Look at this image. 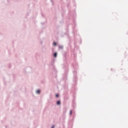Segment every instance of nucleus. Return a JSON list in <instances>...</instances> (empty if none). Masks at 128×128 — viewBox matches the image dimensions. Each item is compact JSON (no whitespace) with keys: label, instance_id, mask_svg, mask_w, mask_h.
I'll list each match as a JSON object with an SVG mask.
<instances>
[{"label":"nucleus","instance_id":"f257e3e1","mask_svg":"<svg viewBox=\"0 0 128 128\" xmlns=\"http://www.w3.org/2000/svg\"><path fill=\"white\" fill-rule=\"evenodd\" d=\"M57 56H58V54H56V53H54V58H56Z\"/></svg>","mask_w":128,"mask_h":128},{"label":"nucleus","instance_id":"f03ea898","mask_svg":"<svg viewBox=\"0 0 128 128\" xmlns=\"http://www.w3.org/2000/svg\"><path fill=\"white\" fill-rule=\"evenodd\" d=\"M36 94H40V90H37L36 92Z\"/></svg>","mask_w":128,"mask_h":128},{"label":"nucleus","instance_id":"7ed1b4c3","mask_svg":"<svg viewBox=\"0 0 128 128\" xmlns=\"http://www.w3.org/2000/svg\"><path fill=\"white\" fill-rule=\"evenodd\" d=\"M57 104H58V106H60V101H58V102H57Z\"/></svg>","mask_w":128,"mask_h":128},{"label":"nucleus","instance_id":"20e7f679","mask_svg":"<svg viewBox=\"0 0 128 128\" xmlns=\"http://www.w3.org/2000/svg\"><path fill=\"white\" fill-rule=\"evenodd\" d=\"M54 44V46H56V42H54V44Z\"/></svg>","mask_w":128,"mask_h":128},{"label":"nucleus","instance_id":"39448f33","mask_svg":"<svg viewBox=\"0 0 128 128\" xmlns=\"http://www.w3.org/2000/svg\"><path fill=\"white\" fill-rule=\"evenodd\" d=\"M72 114V110L70 111V114Z\"/></svg>","mask_w":128,"mask_h":128},{"label":"nucleus","instance_id":"423d86ee","mask_svg":"<svg viewBox=\"0 0 128 128\" xmlns=\"http://www.w3.org/2000/svg\"><path fill=\"white\" fill-rule=\"evenodd\" d=\"M56 98H58V94H56Z\"/></svg>","mask_w":128,"mask_h":128},{"label":"nucleus","instance_id":"0eeeda50","mask_svg":"<svg viewBox=\"0 0 128 128\" xmlns=\"http://www.w3.org/2000/svg\"><path fill=\"white\" fill-rule=\"evenodd\" d=\"M52 128H54V126H52Z\"/></svg>","mask_w":128,"mask_h":128}]
</instances>
